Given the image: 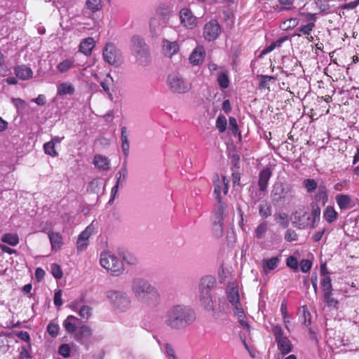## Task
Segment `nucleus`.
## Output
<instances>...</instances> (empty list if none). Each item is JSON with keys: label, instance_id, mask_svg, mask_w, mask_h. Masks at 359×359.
<instances>
[{"label": "nucleus", "instance_id": "obj_1", "mask_svg": "<svg viewBox=\"0 0 359 359\" xmlns=\"http://www.w3.org/2000/svg\"><path fill=\"white\" fill-rule=\"evenodd\" d=\"M130 291L134 298L145 307L154 309L161 302L159 291L146 278H133L130 283Z\"/></svg>", "mask_w": 359, "mask_h": 359}, {"label": "nucleus", "instance_id": "obj_2", "mask_svg": "<svg viewBox=\"0 0 359 359\" xmlns=\"http://www.w3.org/2000/svg\"><path fill=\"white\" fill-rule=\"evenodd\" d=\"M196 320V314L192 309L183 304L170 307L165 314V323L170 329L182 330Z\"/></svg>", "mask_w": 359, "mask_h": 359}, {"label": "nucleus", "instance_id": "obj_3", "mask_svg": "<svg viewBox=\"0 0 359 359\" xmlns=\"http://www.w3.org/2000/svg\"><path fill=\"white\" fill-rule=\"evenodd\" d=\"M228 302L231 304L234 314L238 317V322L243 327H249L245 320L244 309L241 303V297L236 283H231L226 290Z\"/></svg>", "mask_w": 359, "mask_h": 359}, {"label": "nucleus", "instance_id": "obj_4", "mask_svg": "<svg viewBox=\"0 0 359 359\" xmlns=\"http://www.w3.org/2000/svg\"><path fill=\"white\" fill-rule=\"evenodd\" d=\"M215 278L211 276L203 277L199 283V300L201 304L208 311L214 309L211 290L215 287Z\"/></svg>", "mask_w": 359, "mask_h": 359}, {"label": "nucleus", "instance_id": "obj_5", "mask_svg": "<svg viewBox=\"0 0 359 359\" xmlns=\"http://www.w3.org/2000/svg\"><path fill=\"white\" fill-rule=\"evenodd\" d=\"M100 265L113 276H119L123 271V264L122 261L114 254L105 251L102 252L100 256Z\"/></svg>", "mask_w": 359, "mask_h": 359}, {"label": "nucleus", "instance_id": "obj_6", "mask_svg": "<svg viewBox=\"0 0 359 359\" xmlns=\"http://www.w3.org/2000/svg\"><path fill=\"white\" fill-rule=\"evenodd\" d=\"M166 83L170 90L176 94L187 93L192 88L191 83L178 72L170 73Z\"/></svg>", "mask_w": 359, "mask_h": 359}, {"label": "nucleus", "instance_id": "obj_7", "mask_svg": "<svg viewBox=\"0 0 359 359\" xmlns=\"http://www.w3.org/2000/svg\"><path fill=\"white\" fill-rule=\"evenodd\" d=\"M106 297L112 307L117 311H126L130 305V298L123 291L111 290L106 292Z\"/></svg>", "mask_w": 359, "mask_h": 359}, {"label": "nucleus", "instance_id": "obj_8", "mask_svg": "<svg viewBox=\"0 0 359 359\" xmlns=\"http://www.w3.org/2000/svg\"><path fill=\"white\" fill-rule=\"evenodd\" d=\"M271 197L273 201L282 203L285 201L293 199L294 192L290 185L278 182L273 186Z\"/></svg>", "mask_w": 359, "mask_h": 359}, {"label": "nucleus", "instance_id": "obj_9", "mask_svg": "<svg viewBox=\"0 0 359 359\" xmlns=\"http://www.w3.org/2000/svg\"><path fill=\"white\" fill-rule=\"evenodd\" d=\"M226 204H217L212 216V231L215 237L220 238L224 233V215L226 210Z\"/></svg>", "mask_w": 359, "mask_h": 359}, {"label": "nucleus", "instance_id": "obj_10", "mask_svg": "<svg viewBox=\"0 0 359 359\" xmlns=\"http://www.w3.org/2000/svg\"><path fill=\"white\" fill-rule=\"evenodd\" d=\"M131 48L136 58L142 63L147 62L149 57V48L143 39L138 36L132 38Z\"/></svg>", "mask_w": 359, "mask_h": 359}, {"label": "nucleus", "instance_id": "obj_11", "mask_svg": "<svg viewBox=\"0 0 359 359\" xmlns=\"http://www.w3.org/2000/svg\"><path fill=\"white\" fill-rule=\"evenodd\" d=\"M214 194L217 200V204L224 203L222 202V196L226 195L229 190V181L224 176L221 177L217 175L213 181Z\"/></svg>", "mask_w": 359, "mask_h": 359}, {"label": "nucleus", "instance_id": "obj_12", "mask_svg": "<svg viewBox=\"0 0 359 359\" xmlns=\"http://www.w3.org/2000/svg\"><path fill=\"white\" fill-rule=\"evenodd\" d=\"M292 219V223L296 227L299 229H306L310 226L312 227L311 217L309 213L303 209L296 210L293 213Z\"/></svg>", "mask_w": 359, "mask_h": 359}, {"label": "nucleus", "instance_id": "obj_13", "mask_svg": "<svg viewBox=\"0 0 359 359\" xmlns=\"http://www.w3.org/2000/svg\"><path fill=\"white\" fill-rule=\"evenodd\" d=\"M220 33V25L216 20H210L204 26L203 36L209 41L215 40Z\"/></svg>", "mask_w": 359, "mask_h": 359}, {"label": "nucleus", "instance_id": "obj_14", "mask_svg": "<svg viewBox=\"0 0 359 359\" xmlns=\"http://www.w3.org/2000/svg\"><path fill=\"white\" fill-rule=\"evenodd\" d=\"M103 57L109 65H116L121 60V53L112 43L106 44L103 50Z\"/></svg>", "mask_w": 359, "mask_h": 359}, {"label": "nucleus", "instance_id": "obj_15", "mask_svg": "<svg viewBox=\"0 0 359 359\" xmlns=\"http://www.w3.org/2000/svg\"><path fill=\"white\" fill-rule=\"evenodd\" d=\"M180 22L186 28L193 29L196 26V18L194 15L191 11L184 8L180 13Z\"/></svg>", "mask_w": 359, "mask_h": 359}, {"label": "nucleus", "instance_id": "obj_16", "mask_svg": "<svg viewBox=\"0 0 359 359\" xmlns=\"http://www.w3.org/2000/svg\"><path fill=\"white\" fill-rule=\"evenodd\" d=\"M93 233V227L88 226L82 231L78 238L76 245L78 251L84 250L88 245V239Z\"/></svg>", "mask_w": 359, "mask_h": 359}, {"label": "nucleus", "instance_id": "obj_17", "mask_svg": "<svg viewBox=\"0 0 359 359\" xmlns=\"http://www.w3.org/2000/svg\"><path fill=\"white\" fill-rule=\"evenodd\" d=\"M162 48L163 53L170 57L179 51L180 47L177 41L163 39L162 41Z\"/></svg>", "mask_w": 359, "mask_h": 359}, {"label": "nucleus", "instance_id": "obj_18", "mask_svg": "<svg viewBox=\"0 0 359 359\" xmlns=\"http://www.w3.org/2000/svg\"><path fill=\"white\" fill-rule=\"evenodd\" d=\"M272 175V172L269 168L263 169L259 175L258 186L261 191L266 190L269 184V181Z\"/></svg>", "mask_w": 359, "mask_h": 359}, {"label": "nucleus", "instance_id": "obj_19", "mask_svg": "<svg viewBox=\"0 0 359 359\" xmlns=\"http://www.w3.org/2000/svg\"><path fill=\"white\" fill-rule=\"evenodd\" d=\"M205 51L203 46H196L189 56V61L192 65H198L203 62Z\"/></svg>", "mask_w": 359, "mask_h": 359}, {"label": "nucleus", "instance_id": "obj_20", "mask_svg": "<svg viewBox=\"0 0 359 359\" xmlns=\"http://www.w3.org/2000/svg\"><path fill=\"white\" fill-rule=\"evenodd\" d=\"M336 203L340 210H346L352 208V199L349 195L339 194L335 197Z\"/></svg>", "mask_w": 359, "mask_h": 359}, {"label": "nucleus", "instance_id": "obj_21", "mask_svg": "<svg viewBox=\"0 0 359 359\" xmlns=\"http://www.w3.org/2000/svg\"><path fill=\"white\" fill-rule=\"evenodd\" d=\"M48 238L53 250L57 251L61 248L63 242L62 235L59 232L50 231Z\"/></svg>", "mask_w": 359, "mask_h": 359}, {"label": "nucleus", "instance_id": "obj_22", "mask_svg": "<svg viewBox=\"0 0 359 359\" xmlns=\"http://www.w3.org/2000/svg\"><path fill=\"white\" fill-rule=\"evenodd\" d=\"M93 163L100 170H108L110 168V160L100 154H97L94 156Z\"/></svg>", "mask_w": 359, "mask_h": 359}, {"label": "nucleus", "instance_id": "obj_23", "mask_svg": "<svg viewBox=\"0 0 359 359\" xmlns=\"http://www.w3.org/2000/svg\"><path fill=\"white\" fill-rule=\"evenodd\" d=\"M79 322L78 318L70 315L63 321V326L67 332L73 333L76 331Z\"/></svg>", "mask_w": 359, "mask_h": 359}, {"label": "nucleus", "instance_id": "obj_24", "mask_svg": "<svg viewBox=\"0 0 359 359\" xmlns=\"http://www.w3.org/2000/svg\"><path fill=\"white\" fill-rule=\"evenodd\" d=\"M15 74L17 77L22 80H27L32 77V70L25 66L20 65L15 68Z\"/></svg>", "mask_w": 359, "mask_h": 359}, {"label": "nucleus", "instance_id": "obj_25", "mask_svg": "<svg viewBox=\"0 0 359 359\" xmlns=\"http://www.w3.org/2000/svg\"><path fill=\"white\" fill-rule=\"evenodd\" d=\"M95 46V41L93 38L88 37L83 39L79 46V49L81 53L86 55H90L92 50Z\"/></svg>", "mask_w": 359, "mask_h": 359}, {"label": "nucleus", "instance_id": "obj_26", "mask_svg": "<svg viewBox=\"0 0 359 359\" xmlns=\"http://www.w3.org/2000/svg\"><path fill=\"white\" fill-rule=\"evenodd\" d=\"M92 335V330L88 325H82L79 327V331L76 334V339L83 343L84 339H89Z\"/></svg>", "mask_w": 359, "mask_h": 359}, {"label": "nucleus", "instance_id": "obj_27", "mask_svg": "<svg viewBox=\"0 0 359 359\" xmlns=\"http://www.w3.org/2000/svg\"><path fill=\"white\" fill-rule=\"evenodd\" d=\"M338 212L334 208L332 205H328L325 208L323 212V217L326 222L331 224L336 221L338 218Z\"/></svg>", "mask_w": 359, "mask_h": 359}, {"label": "nucleus", "instance_id": "obj_28", "mask_svg": "<svg viewBox=\"0 0 359 359\" xmlns=\"http://www.w3.org/2000/svg\"><path fill=\"white\" fill-rule=\"evenodd\" d=\"M277 344L280 354L278 355H285L292 350V344L287 337L283 338L280 341H277Z\"/></svg>", "mask_w": 359, "mask_h": 359}, {"label": "nucleus", "instance_id": "obj_29", "mask_svg": "<svg viewBox=\"0 0 359 359\" xmlns=\"http://www.w3.org/2000/svg\"><path fill=\"white\" fill-rule=\"evenodd\" d=\"M280 262V259L278 257H273L270 259H263L262 261V268L264 272H266V270H273L275 269Z\"/></svg>", "mask_w": 359, "mask_h": 359}, {"label": "nucleus", "instance_id": "obj_30", "mask_svg": "<svg viewBox=\"0 0 359 359\" xmlns=\"http://www.w3.org/2000/svg\"><path fill=\"white\" fill-rule=\"evenodd\" d=\"M288 39H289L288 36H285L279 38L276 41L272 42L269 46L265 47L262 50V55H266V54L269 53L270 52H271L272 50H273L276 48L280 47L285 41L288 40Z\"/></svg>", "mask_w": 359, "mask_h": 359}, {"label": "nucleus", "instance_id": "obj_31", "mask_svg": "<svg viewBox=\"0 0 359 359\" xmlns=\"http://www.w3.org/2000/svg\"><path fill=\"white\" fill-rule=\"evenodd\" d=\"M74 67V60L73 59H65L58 63L56 68L60 73L67 72Z\"/></svg>", "mask_w": 359, "mask_h": 359}, {"label": "nucleus", "instance_id": "obj_32", "mask_svg": "<svg viewBox=\"0 0 359 359\" xmlns=\"http://www.w3.org/2000/svg\"><path fill=\"white\" fill-rule=\"evenodd\" d=\"M217 81L222 89H226L229 87L230 81L227 70L225 69L223 72H220L217 76Z\"/></svg>", "mask_w": 359, "mask_h": 359}, {"label": "nucleus", "instance_id": "obj_33", "mask_svg": "<svg viewBox=\"0 0 359 359\" xmlns=\"http://www.w3.org/2000/svg\"><path fill=\"white\" fill-rule=\"evenodd\" d=\"M74 93V88L72 84L65 82L57 86V94L60 95H72Z\"/></svg>", "mask_w": 359, "mask_h": 359}, {"label": "nucleus", "instance_id": "obj_34", "mask_svg": "<svg viewBox=\"0 0 359 359\" xmlns=\"http://www.w3.org/2000/svg\"><path fill=\"white\" fill-rule=\"evenodd\" d=\"M1 241L11 246H16L19 243V237L16 233H5L1 236Z\"/></svg>", "mask_w": 359, "mask_h": 359}, {"label": "nucleus", "instance_id": "obj_35", "mask_svg": "<svg viewBox=\"0 0 359 359\" xmlns=\"http://www.w3.org/2000/svg\"><path fill=\"white\" fill-rule=\"evenodd\" d=\"M127 175V167L126 165H123V167L116 173V184H119L122 187L126 181Z\"/></svg>", "mask_w": 359, "mask_h": 359}, {"label": "nucleus", "instance_id": "obj_36", "mask_svg": "<svg viewBox=\"0 0 359 359\" xmlns=\"http://www.w3.org/2000/svg\"><path fill=\"white\" fill-rule=\"evenodd\" d=\"M128 132L126 127L121 128V147L123 149V151L125 154V156H128L129 152V141H128Z\"/></svg>", "mask_w": 359, "mask_h": 359}, {"label": "nucleus", "instance_id": "obj_37", "mask_svg": "<svg viewBox=\"0 0 359 359\" xmlns=\"http://www.w3.org/2000/svg\"><path fill=\"white\" fill-rule=\"evenodd\" d=\"M316 200L319 202H322L323 205H325L327 200V190L325 186H320L318 188V191L316 195Z\"/></svg>", "mask_w": 359, "mask_h": 359}, {"label": "nucleus", "instance_id": "obj_38", "mask_svg": "<svg viewBox=\"0 0 359 359\" xmlns=\"http://www.w3.org/2000/svg\"><path fill=\"white\" fill-rule=\"evenodd\" d=\"M149 27L151 32L156 34L162 27L161 18L158 16L151 18L149 22Z\"/></svg>", "mask_w": 359, "mask_h": 359}, {"label": "nucleus", "instance_id": "obj_39", "mask_svg": "<svg viewBox=\"0 0 359 359\" xmlns=\"http://www.w3.org/2000/svg\"><path fill=\"white\" fill-rule=\"evenodd\" d=\"M274 217L276 222L282 227L286 228L288 226L290 220L287 214L285 212H280L275 214Z\"/></svg>", "mask_w": 359, "mask_h": 359}, {"label": "nucleus", "instance_id": "obj_40", "mask_svg": "<svg viewBox=\"0 0 359 359\" xmlns=\"http://www.w3.org/2000/svg\"><path fill=\"white\" fill-rule=\"evenodd\" d=\"M311 217L312 228L316 226V222L319 221L320 216V208L317 205H312L311 212L309 214Z\"/></svg>", "mask_w": 359, "mask_h": 359}, {"label": "nucleus", "instance_id": "obj_41", "mask_svg": "<svg viewBox=\"0 0 359 359\" xmlns=\"http://www.w3.org/2000/svg\"><path fill=\"white\" fill-rule=\"evenodd\" d=\"M299 24V20L296 18H290L284 20L280 25V27L283 30L291 29L295 27H297Z\"/></svg>", "mask_w": 359, "mask_h": 359}, {"label": "nucleus", "instance_id": "obj_42", "mask_svg": "<svg viewBox=\"0 0 359 359\" xmlns=\"http://www.w3.org/2000/svg\"><path fill=\"white\" fill-rule=\"evenodd\" d=\"M276 78L273 76L262 75L260 76L259 88H269V83L275 82Z\"/></svg>", "mask_w": 359, "mask_h": 359}, {"label": "nucleus", "instance_id": "obj_43", "mask_svg": "<svg viewBox=\"0 0 359 359\" xmlns=\"http://www.w3.org/2000/svg\"><path fill=\"white\" fill-rule=\"evenodd\" d=\"M303 185L307 193H312L318 188V184L313 179H306L303 182Z\"/></svg>", "mask_w": 359, "mask_h": 359}, {"label": "nucleus", "instance_id": "obj_44", "mask_svg": "<svg viewBox=\"0 0 359 359\" xmlns=\"http://www.w3.org/2000/svg\"><path fill=\"white\" fill-rule=\"evenodd\" d=\"M227 121L224 116L219 115L217 118L215 126L220 133H224L226 129Z\"/></svg>", "mask_w": 359, "mask_h": 359}, {"label": "nucleus", "instance_id": "obj_45", "mask_svg": "<svg viewBox=\"0 0 359 359\" xmlns=\"http://www.w3.org/2000/svg\"><path fill=\"white\" fill-rule=\"evenodd\" d=\"M102 0H86L87 8L93 12L100 10L102 7Z\"/></svg>", "mask_w": 359, "mask_h": 359}, {"label": "nucleus", "instance_id": "obj_46", "mask_svg": "<svg viewBox=\"0 0 359 359\" xmlns=\"http://www.w3.org/2000/svg\"><path fill=\"white\" fill-rule=\"evenodd\" d=\"M324 299L327 306L330 308H337L338 305V301L332 297V292H327L324 294Z\"/></svg>", "mask_w": 359, "mask_h": 359}, {"label": "nucleus", "instance_id": "obj_47", "mask_svg": "<svg viewBox=\"0 0 359 359\" xmlns=\"http://www.w3.org/2000/svg\"><path fill=\"white\" fill-rule=\"evenodd\" d=\"M208 68L211 76H217L220 72L225 70L224 67L219 66L213 62H210L208 64Z\"/></svg>", "mask_w": 359, "mask_h": 359}, {"label": "nucleus", "instance_id": "obj_48", "mask_svg": "<svg viewBox=\"0 0 359 359\" xmlns=\"http://www.w3.org/2000/svg\"><path fill=\"white\" fill-rule=\"evenodd\" d=\"M280 312H281V314L283 316V322L285 323V327L289 331L290 330L288 327V324L290 323V320H289V316H288L287 311V302L285 299L281 303Z\"/></svg>", "mask_w": 359, "mask_h": 359}, {"label": "nucleus", "instance_id": "obj_49", "mask_svg": "<svg viewBox=\"0 0 359 359\" xmlns=\"http://www.w3.org/2000/svg\"><path fill=\"white\" fill-rule=\"evenodd\" d=\"M259 213L263 217H268L271 215V207L267 203L259 205Z\"/></svg>", "mask_w": 359, "mask_h": 359}, {"label": "nucleus", "instance_id": "obj_50", "mask_svg": "<svg viewBox=\"0 0 359 359\" xmlns=\"http://www.w3.org/2000/svg\"><path fill=\"white\" fill-rule=\"evenodd\" d=\"M314 27V22H309L306 25H302L298 28V31L300 32V34H298L297 35L300 36L301 34H304L309 36Z\"/></svg>", "mask_w": 359, "mask_h": 359}, {"label": "nucleus", "instance_id": "obj_51", "mask_svg": "<svg viewBox=\"0 0 359 359\" xmlns=\"http://www.w3.org/2000/svg\"><path fill=\"white\" fill-rule=\"evenodd\" d=\"M43 149L45 153L50 156L55 157L58 155L54 146V142H48L44 144Z\"/></svg>", "mask_w": 359, "mask_h": 359}, {"label": "nucleus", "instance_id": "obj_52", "mask_svg": "<svg viewBox=\"0 0 359 359\" xmlns=\"http://www.w3.org/2000/svg\"><path fill=\"white\" fill-rule=\"evenodd\" d=\"M320 286L324 292V294L327 292H332V287L331 284V278L330 276H325L320 282Z\"/></svg>", "mask_w": 359, "mask_h": 359}, {"label": "nucleus", "instance_id": "obj_53", "mask_svg": "<svg viewBox=\"0 0 359 359\" xmlns=\"http://www.w3.org/2000/svg\"><path fill=\"white\" fill-rule=\"evenodd\" d=\"M79 316L83 319H88L92 315V309L87 305H83L79 309Z\"/></svg>", "mask_w": 359, "mask_h": 359}, {"label": "nucleus", "instance_id": "obj_54", "mask_svg": "<svg viewBox=\"0 0 359 359\" xmlns=\"http://www.w3.org/2000/svg\"><path fill=\"white\" fill-rule=\"evenodd\" d=\"M267 231V223L266 222H263L259 224L256 230H255V236L258 238H262L264 236L266 232Z\"/></svg>", "mask_w": 359, "mask_h": 359}, {"label": "nucleus", "instance_id": "obj_55", "mask_svg": "<svg viewBox=\"0 0 359 359\" xmlns=\"http://www.w3.org/2000/svg\"><path fill=\"white\" fill-rule=\"evenodd\" d=\"M164 349L167 359H178L175 354V349L171 344L166 343L164 345Z\"/></svg>", "mask_w": 359, "mask_h": 359}, {"label": "nucleus", "instance_id": "obj_56", "mask_svg": "<svg viewBox=\"0 0 359 359\" xmlns=\"http://www.w3.org/2000/svg\"><path fill=\"white\" fill-rule=\"evenodd\" d=\"M273 333L275 337L276 341H280L283 338H285L286 337L283 335V330L282 327L279 325H274L273 327Z\"/></svg>", "mask_w": 359, "mask_h": 359}, {"label": "nucleus", "instance_id": "obj_57", "mask_svg": "<svg viewBox=\"0 0 359 359\" xmlns=\"http://www.w3.org/2000/svg\"><path fill=\"white\" fill-rule=\"evenodd\" d=\"M299 312L302 313V317L304 318V323L306 326H309L311 323V313H309L307 307L306 306H302Z\"/></svg>", "mask_w": 359, "mask_h": 359}, {"label": "nucleus", "instance_id": "obj_58", "mask_svg": "<svg viewBox=\"0 0 359 359\" xmlns=\"http://www.w3.org/2000/svg\"><path fill=\"white\" fill-rule=\"evenodd\" d=\"M286 265L294 271L298 270L299 263L297 259L294 256H290L286 260Z\"/></svg>", "mask_w": 359, "mask_h": 359}, {"label": "nucleus", "instance_id": "obj_59", "mask_svg": "<svg viewBox=\"0 0 359 359\" xmlns=\"http://www.w3.org/2000/svg\"><path fill=\"white\" fill-rule=\"evenodd\" d=\"M51 273L53 276L57 279H60L63 275L60 266L56 264L51 265Z\"/></svg>", "mask_w": 359, "mask_h": 359}, {"label": "nucleus", "instance_id": "obj_60", "mask_svg": "<svg viewBox=\"0 0 359 359\" xmlns=\"http://www.w3.org/2000/svg\"><path fill=\"white\" fill-rule=\"evenodd\" d=\"M299 265H300L301 271L303 273H307L308 271H309V270L311 269V268L312 266V262H311V261H310L309 259H302L300 262Z\"/></svg>", "mask_w": 359, "mask_h": 359}, {"label": "nucleus", "instance_id": "obj_61", "mask_svg": "<svg viewBox=\"0 0 359 359\" xmlns=\"http://www.w3.org/2000/svg\"><path fill=\"white\" fill-rule=\"evenodd\" d=\"M229 130L233 134H236L238 131L237 121L233 116L229 118Z\"/></svg>", "mask_w": 359, "mask_h": 359}, {"label": "nucleus", "instance_id": "obj_62", "mask_svg": "<svg viewBox=\"0 0 359 359\" xmlns=\"http://www.w3.org/2000/svg\"><path fill=\"white\" fill-rule=\"evenodd\" d=\"M70 347L67 344H62L58 350V353L65 358H67L70 354Z\"/></svg>", "mask_w": 359, "mask_h": 359}, {"label": "nucleus", "instance_id": "obj_63", "mask_svg": "<svg viewBox=\"0 0 359 359\" xmlns=\"http://www.w3.org/2000/svg\"><path fill=\"white\" fill-rule=\"evenodd\" d=\"M285 239L288 242L297 240V235L294 230L287 229L285 233Z\"/></svg>", "mask_w": 359, "mask_h": 359}, {"label": "nucleus", "instance_id": "obj_64", "mask_svg": "<svg viewBox=\"0 0 359 359\" xmlns=\"http://www.w3.org/2000/svg\"><path fill=\"white\" fill-rule=\"evenodd\" d=\"M59 326L55 324L50 323L48 325L47 331L52 337H56L58 334Z\"/></svg>", "mask_w": 359, "mask_h": 359}]
</instances>
